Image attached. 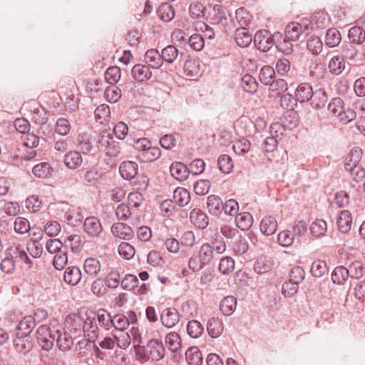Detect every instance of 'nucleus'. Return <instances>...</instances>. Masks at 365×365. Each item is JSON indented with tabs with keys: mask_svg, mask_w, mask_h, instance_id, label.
<instances>
[{
	"mask_svg": "<svg viewBox=\"0 0 365 365\" xmlns=\"http://www.w3.org/2000/svg\"><path fill=\"white\" fill-rule=\"evenodd\" d=\"M190 220L192 224L200 229H205L209 224L207 215L200 209H193L190 213Z\"/></svg>",
	"mask_w": 365,
	"mask_h": 365,
	"instance_id": "15",
	"label": "nucleus"
},
{
	"mask_svg": "<svg viewBox=\"0 0 365 365\" xmlns=\"http://www.w3.org/2000/svg\"><path fill=\"white\" fill-rule=\"evenodd\" d=\"M283 38L282 34L275 32L273 35L270 34L263 40L257 48L263 52L268 51L274 45L277 46V43Z\"/></svg>",
	"mask_w": 365,
	"mask_h": 365,
	"instance_id": "29",
	"label": "nucleus"
},
{
	"mask_svg": "<svg viewBox=\"0 0 365 365\" xmlns=\"http://www.w3.org/2000/svg\"><path fill=\"white\" fill-rule=\"evenodd\" d=\"M110 230L113 236L120 240H129L134 236L133 229L123 222L113 223Z\"/></svg>",
	"mask_w": 365,
	"mask_h": 365,
	"instance_id": "7",
	"label": "nucleus"
},
{
	"mask_svg": "<svg viewBox=\"0 0 365 365\" xmlns=\"http://www.w3.org/2000/svg\"><path fill=\"white\" fill-rule=\"evenodd\" d=\"M345 64L343 57L339 56L333 57L329 63V68L331 73L339 74L344 69Z\"/></svg>",
	"mask_w": 365,
	"mask_h": 365,
	"instance_id": "56",
	"label": "nucleus"
},
{
	"mask_svg": "<svg viewBox=\"0 0 365 365\" xmlns=\"http://www.w3.org/2000/svg\"><path fill=\"white\" fill-rule=\"evenodd\" d=\"M57 334L56 344L60 350L66 351L71 349L73 341L71 335L66 331L59 329L56 331Z\"/></svg>",
	"mask_w": 365,
	"mask_h": 365,
	"instance_id": "24",
	"label": "nucleus"
},
{
	"mask_svg": "<svg viewBox=\"0 0 365 365\" xmlns=\"http://www.w3.org/2000/svg\"><path fill=\"white\" fill-rule=\"evenodd\" d=\"M338 230L343 234H347L351 230L352 225V216L349 210H341L336 220Z\"/></svg>",
	"mask_w": 365,
	"mask_h": 365,
	"instance_id": "9",
	"label": "nucleus"
},
{
	"mask_svg": "<svg viewBox=\"0 0 365 365\" xmlns=\"http://www.w3.org/2000/svg\"><path fill=\"white\" fill-rule=\"evenodd\" d=\"M235 40L239 46L246 48L252 43V36L245 28H240L235 31Z\"/></svg>",
	"mask_w": 365,
	"mask_h": 365,
	"instance_id": "20",
	"label": "nucleus"
},
{
	"mask_svg": "<svg viewBox=\"0 0 365 365\" xmlns=\"http://www.w3.org/2000/svg\"><path fill=\"white\" fill-rule=\"evenodd\" d=\"M237 226L242 230H248L252 225V216L248 212H243L237 215L235 218Z\"/></svg>",
	"mask_w": 365,
	"mask_h": 365,
	"instance_id": "48",
	"label": "nucleus"
},
{
	"mask_svg": "<svg viewBox=\"0 0 365 365\" xmlns=\"http://www.w3.org/2000/svg\"><path fill=\"white\" fill-rule=\"evenodd\" d=\"M207 11V20L212 26H217L218 32H225L227 18L220 4L208 5L205 9Z\"/></svg>",
	"mask_w": 365,
	"mask_h": 365,
	"instance_id": "2",
	"label": "nucleus"
},
{
	"mask_svg": "<svg viewBox=\"0 0 365 365\" xmlns=\"http://www.w3.org/2000/svg\"><path fill=\"white\" fill-rule=\"evenodd\" d=\"M160 55L163 62L165 61L172 63L176 60L178 56V50L175 46L169 45L161 51Z\"/></svg>",
	"mask_w": 365,
	"mask_h": 365,
	"instance_id": "45",
	"label": "nucleus"
},
{
	"mask_svg": "<svg viewBox=\"0 0 365 365\" xmlns=\"http://www.w3.org/2000/svg\"><path fill=\"white\" fill-rule=\"evenodd\" d=\"M185 358L190 365H201L202 362V354L195 346L191 347L186 351Z\"/></svg>",
	"mask_w": 365,
	"mask_h": 365,
	"instance_id": "40",
	"label": "nucleus"
},
{
	"mask_svg": "<svg viewBox=\"0 0 365 365\" xmlns=\"http://www.w3.org/2000/svg\"><path fill=\"white\" fill-rule=\"evenodd\" d=\"M14 345L18 352L23 354L29 352L33 347V343L29 340V336H16Z\"/></svg>",
	"mask_w": 365,
	"mask_h": 365,
	"instance_id": "31",
	"label": "nucleus"
},
{
	"mask_svg": "<svg viewBox=\"0 0 365 365\" xmlns=\"http://www.w3.org/2000/svg\"><path fill=\"white\" fill-rule=\"evenodd\" d=\"M14 228L16 232L23 235L27 233L30 229L29 220L22 217H18L15 219Z\"/></svg>",
	"mask_w": 365,
	"mask_h": 365,
	"instance_id": "58",
	"label": "nucleus"
},
{
	"mask_svg": "<svg viewBox=\"0 0 365 365\" xmlns=\"http://www.w3.org/2000/svg\"><path fill=\"white\" fill-rule=\"evenodd\" d=\"M310 271L314 277H321L327 271V263L323 260H316L312 263Z\"/></svg>",
	"mask_w": 365,
	"mask_h": 365,
	"instance_id": "60",
	"label": "nucleus"
},
{
	"mask_svg": "<svg viewBox=\"0 0 365 365\" xmlns=\"http://www.w3.org/2000/svg\"><path fill=\"white\" fill-rule=\"evenodd\" d=\"M275 71L272 67L264 66L261 68L259 78L263 84L269 86L271 83H273Z\"/></svg>",
	"mask_w": 365,
	"mask_h": 365,
	"instance_id": "42",
	"label": "nucleus"
},
{
	"mask_svg": "<svg viewBox=\"0 0 365 365\" xmlns=\"http://www.w3.org/2000/svg\"><path fill=\"white\" fill-rule=\"evenodd\" d=\"M120 68L118 66L109 67L105 73L106 81L110 84H115L120 78Z\"/></svg>",
	"mask_w": 365,
	"mask_h": 365,
	"instance_id": "55",
	"label": "nucleus"
},
{
	"mask_svg": "<svg viewBox=\"0 0 365 365\" xmlns=\"http://www.w3.org/2000/svg\"><path fill=\"white\" fill-rule=\"evenodd\" d=\"M157 13L159 18L165 22L170 21L175 16L174 9L168 3L160 4Z\"/></svg>",
	"mask_w": 365,
	"mask_h": 365,
	"instance_id": "38",
	"label": "nucleus"
},
{
	"mask_svg": "<svg viewBox=\"0 0 365 365\" xmlns=\"http://www.w3.org/2000/svg\"><path fill=\"white\" fill-rule=\"evenodd\" d=\"M232 149L236 154L244 155L250 150V142L245 138L240 139L233 145Z\"/></svg>",
	"mask_w": 365,
	"mask_h": 365,
	"instance_id": "64",
	"label": "nucleus"
},
{
	"mask_svg": "<svg viewBox=\"0 0 365 365\" xmlns=\"http://www.w3.org/2000/svg\"><path fill=\"white\" fill-rule=\"evenodd\" d=\"M171 175L179 181L186 180L189 175L190 170L182 163L174 162L170 166Z\"/></svg>",
	"mask_w": 365,
	"mask_h": 365,
	"instance_id": "14",
	"label": "nucleus"
},
{
	"mask_svg": "<svg viewBox=\"0 0 365 365\" xmlns=\"http://www.w3.org/2000/svg\"><path fill=\"white\" fill-rule=\"evenodd\" d=\"M341 40V36L340 32L334 29L331 28L327 31L325 35V43L329 48H334L337 46Z\"/></svg>",
	"mask_w": 365,
	"mask_h": 365,
	"instance_id": "36",
	"label": "nucleus"
},
{
	"mask_svg": "<svg viewBox=\"0 0 365 365\" xmlns=\"http://www.w3.org/2000/svg\"><path fill=\"white\" fill-rule=\"evenodd\" d=\"M64 248H66L65 243L63 244L58 239H51L46 244V249L51 254H57L64 250Z\"/></svg>",
	"mask_w": 365,
	"mask_h": 365,
	"instance_id": "63",
	"label": "nucleus"
},
{
	"mask_svg": "<svg viewBox=\"0 0 365 365\" xmlns=\"http://www.w3.org/2000/svg\"><path fill=\"white\" fill-rule=\"evenodd\" d=\"M235 269V261L230 257H225L220 259L219 270L223 274H228Z\"/></svg>",
	"mask_w": 365,
	"mask_h": 365,
	"instance_id": "59",
	"label": "nucleus"
},
{
	"mask_svg": "<svg viewBox=\"0 0 365 365\" xmlns=\"http://www.w3.org/2000/svg\"><path fill=\"white\" fill-rule=\"evenodd\" d=\"M82 273L78 267H68L64 272L63 279L66 283L74 286L81 281Z\"/></svg>",
	"mask_w": 365,
	"mask_h": 365,
	"instance_id": "17",
	"label": "nucleus"
},
{
	"mask_svg": "<svg viewBox=\"0 0 365 365\" xmlns=\"http://www.w3.org/2000/svg\"><path fill=\"white\" fill-rule=\"evenodd\" d=\"M173 199L179 206L184 207L190 202V195L187 189L178 187L173 192Z\"/></svg>",
	"mask_w": 365,
	"mask_h": 365,
	"instance_id": "30",
	"label": "nucleus"
},
{
	"mask_svg": "<svg viewBox=\"0 0 365 365\" xmlns=\"http://www.w3.org/2000/svg\"><path fill=\"white\" fill-rule=\"evenodd\" d=\"M67 263V248H64V250L56 254L53 258V264L56 269L61 270L66 267Z\"/></svg>",
	"mask_w": 365,
	"mask_h": 365,
	"instance_id": "61",
	"label": "nucleus"
},
{
	"mask_svg": "<svg viewBox=\"0 0 365 365\" xmlns=\"http://www.w3.org/2000/svg\"><path fill=\"white\" fill-rule=\"evenodd\" d=\"M77 148L83 154L94 155L96 152L91 138L87 135H79L78 138Z\"/></svg>",
	"mask_w": 365,
	"mask_h": 365,
	"instance_id": "19",
	"label": "nucleus"
},
{
	"mask_svg": "<svg viewBox=\"0 0 365 365\" xmlns=\"http://www.w3.org/2000/svg\"><path fill=\"white\" fill-rule=\"evenodd\" d=\"M307 21L311 26L310 30H312L314 26L321 29L324 28L328 25L329 17L327 14L322 11H319L314 14L310 21Z\"/></svg>",
	"mask_w": 365,
	"mask_h": 365,
	"instance_id": "35",
	"label": "nucleus"
},
{
	"mask_svg": "<svg viewBox=\"0 0 365 365\" xmlns=\"http://www.w3.org/2000/svg\"><path fill=\"white\" fill-rule=\"evenodd\" d=\"M9 255L11 256L12 259L14 258H19L21 261L24 262V263L31 265L32 261L27 255L26 252L20 249L18 247H11L9 249Z\"/></svg>",
	"mask_w": 365,
	"mask_h": 365,
	"instance_id": "57",
	"label": "nucleus"
},
{
	"mask_svg": "<svg viewBox=\"0 0 365 365\" xmlns=\"http://www.w3.org/2000/svg\"><path fill=\"white\" fill-rule=\"evenodd\" d=\"M131 73L133 77L138 81L148 80L152 76L150 68L147 66L142 64L135 65L132 68Z\"/></svg>",
	"mask_w": 365,
	"mask_h": 365,
	"instance_id": "27",
	"label": "nucleus"
},
{
	"mask_svg": "<svg viewBox=\"0 0 365 365\" xmlns=\"http://www.w3.org/2000/svg\"><path fill=\"white\" fill-rule=\"evenodd\" d=\"M133 215H135V212L125 203L118 205L115 209V215L118 220L126 221Z\"/></svg>",
	"mask_w": 365,
	"mask_h": 365,
	"instance_id": "52",
	"label": "nucleus"
},
{
	"mask_svg": "<svg viewBox=\"0 0 365 365\" xmlns=\"http://www.w3.org/2000/svg\"><path fill=\"white\" fill-rule=\"evenodd\" d=\"M349 41L356 44H361L365 41V31L359 26L351 27L348 33Z\"/></svg>",
	"mask_w": 365,
	"mask_h": 365,
	"instance_id": "39",
	"label": "nucleus"
},
{
	"mask_svg": "<svg viewBox=\"0 0 365 365\" xmlns=\"http://www.w3.org/2000/svg\"><path fill=\"white\" fill-rule=\"evenodd\" d=\"M311 106L315 109H320L324 107L328 101L327 93L324 88H318L313 92L310 98Z\"/></svg>",
	"mask_w": 365,
	"mask_h": 365,
	"instance_id": "23",
	"label": "nucleus"
},
{
	"mask_svg": "<svg viewBox=\"0 0 365 365\" xmlns=\"http://www.w3.org/2000/svg\"><path fill=\"white\" fill-rule=\"evenodd\" d=\"M83 331L86 333L88 341H94L98 336V328L96 323L88 319L83 325Z\"/></svg>",
	"mask_w": 365,
	"mask_h": 365,
	"instance_id": "46",
	"label": "nucleus"
},
{
	"mask_svg": "<svg viewBox=\"0 0 365 365\" xmlns=\"http://www.w3.org/2000/svg\"><path fill=\"white\" fill-rule=\"evenodd\" d=\"M64 163L70 169L74 170L80 167L83 163V158L78 151H69L64 155Z\"/></svg>",
	"mask_w": 365,
	"mask_h": 365,
	"instance_id": "25",
	"label": "nucleus"
},
{
	"mask_svg": "<svg viewBox=\"0 0 365 365\" xmlns=\"http://www.w3.org/2000/svg\"><path fill=\"white\" fill-rule=\"evenodd\" d=\"M119 255L125 259H130L135 255V249L129 243L123 242H121L118 249Z\"/></svg>",
	"mask_w": 365,
	"mask_h": 365,
	"instance_id": "62",
	"label": "nucleus"
},
{
	"mask_svg": "<svg viewBox=\"0 0 365 365\" xmlns=\"http://www.w3.org/2000/svg\"><path fill=\"white\" fill-rule=\"evenodd\" d=\"M197 257L202 265L210 264L215 257L212 245L209 243L202 244L199 250Z\"/></svg>",
	"mask_w": 365,
	"mask_h": 365,
	"instance_id": "21",
	"label": "nucleus"
},
{
	"mask_svg": "<svg viewBox=\"0 0 365 365\" xmlns=\"http://www.w3.org/2000/svg\"><path fill=\"white\" fill-rule=\"evenodd\" d=\"M310 232L315 237H320L325 235L327 230V222L323 220H317L311 225Z\"/></svg>",
	"mask_w": 365,
	"mask_h": 365,
	"instance_id": "43",
	"label": "nucleus"
},
{
	"mask_svg": "<svg viewBox=\"0 0 365 365\" xmlns=\"http://www.w3.org/2000/svg\"><path fill=\"white\" fill-rule=\"evenodd\" d=\"M236 305V299L233 296H227L222 299L220 309L224 315L230 316L235 312Z\"/></svg>",
	"mask_w": 365,
	"mask_h": 365,
	"instance_id": "32",
	"label": "nucleus"
},
{
	"mask_svg": "<svg viewBox=\"0 0 365 365\" xmlns=\"http://www.w3.org/2000/svg\"><path fill=\"white\" fill-rule=\"evenodd\" d=\"M161 156V150L158 147L149 146L147 150L142 153H138L137 158L141 162H153Z\"/></svg>",
	"mask_w": 365,
	"mask_h": 365,
	"instance_id": "18",
	"label": "nucleus"
},
{
	"mask_svg": "<svg viewBox=\"0 0 365 365\" xmlns=\"http://www.w3.org/2000/svg\"><path fill=\"white\" fill-rule=\"evenodd\" d=\"M35 326L36 324L32 316L29 315L24 317L19 322L18 326L15 329V335L20 336H29Z\"/></svg>",
	"mask_w": 365,
	"mask_h": 365,
	"instance_id": "8",
	"label": "nucleus"
},
{
	"mask_svg": "<svg viewBox=\"0 0 365 365\" xmlns=\"http://www.w3.org/2000/svg\"><path fill=\"white\" fill-rule=\"evenodd\" d=\"M138 166L134 161H124L119 167V172L125 180H130L138 174Z\"/></svg>",
	"mask_w": 365,
	"mask_h": 365,
	"instance_id": "12",
	"label": "nucleus"
},
{
	"mask_svg": "<svg viewBox=\"0 0 365 365\" xmlns=\"http://www.w3.org/2000/svg\"><path fill=\"white\" fill-rule=\"evenodd\" d=\"M242 87L245 92L254 93L257 91L258 83L250 75H245L242 78Z\"/></svg>",
	"mask_w": 365,
	"mask_h": 365,
	"instance_id": "50",
	"label": "nucleus"
},
{
	"mask_svg": "<svg viewBox=\"0 0 365 365\" xmlns=\"http://www.w3.org/2000/svg\"><path fill=\"white\" fill-rule=\"evenodd\" d=\"M165 341L171 352H177L181 347V339L177 332L173 331L168 334Z\"/></svg>",
	"mask_w": 365,
	"mask_h": 365,
	"instance_id": "37",
	"label": "nucleus"
},
{
	"mask_svg": "<svg viewBox=\"0 0 365 365\" xmlns=\"http://www.w3.org/2000/svg\"><path fill=\"white\" fill-rule=\"evenodd\" d=\"M36 338L43 350L49 351L53 348L55 336L48 326H40L36 332Z\"/></svg>",
	"mask_w": 365,
	"mask_h": 365,
	"instance_id": "5",
	"label": "nucleus"
},
{
	"mask_svg": "<svg viewBox=\"0 0 365 365\" xmlns=\"http://www.w3.org/2000/svg\"><path fill=\"white\" fill-rule=\"evenodd\" d=\"M346 269L349 277L356 279H359L363 277L365 269L363 264L359 261L351 262Z\"/></svg>",
	"mask_w": 365,
	"mask_h": 365,
	"instance_id": "41",
	"label": "nucleus"
},
{
	"mask_svg": "<svg viewBox=\"0 0 365 365\" xmlns=\"http://www.w3.org/2000/svg\"><path fill=\"white\" fill-rule=\"evenodd\" d=\"M38 234L40 237H38L36 240H35L32 243L29 244L27 245V250L29 255L34 258H38L41 256L43 252V247L41 244L38 242L37 240L41 239L42 230L38 231Z\"/></svg>",
	"mask_w": 365,
	"mask_h": 365,
	"instance_id": "53",
	"label": "nucleus"
},
{
	"mask_svg": "<svg viewBox=\"0 0 365 365\" xmlns=\"http://www.w3.org/2000/svg\"><path fill=\"white\" fill-rule=\"evenodd\" d=\"M207 330L211 337L217 338L220 336L224 331L223 323L218 318L212 317L208 320Z\"/></svg>",
	"mask_w": 365,
	"mask_h": 365,
	"instance_id": "28",
	"label": "nucleus"
},
{
	"mask_svg": "<svg viewBox=\"0 0 365 365\" xmlns=\"http://www.w3.org/2000/svg\"><path fill=\"white\" fill-rule=\"evenodd\" d=\"M160 56L156 49H150L145 53V62L153 68H159L163 63Z\"/></svg>",
	"mask_w": 365,
	"mask_h": 365,
	"instance_id": "34",
	"label": "nucleus"
},
{
	"mask_svg": "<svg viewBox=\"0 0 365 365\" xmlns=\"http://www.w3.org/2000/svg\"><path fill=\"white\" fill-rule=\"evenodd\" d=\"M64 220L69 225L75 227L81 222L83 216L78 210L69 207L66 210Z\"/></svg>",
	"mask_w": 365,
	"mask_h": 365,
	"instance_id": "33",
	"label": "nucleus"
},
{
	"mask_svg": "<svg viewBox=\"0 0 365 365\" xmlns=\"http://www.w3.org/2000/svg\"><path fill=\"white\" fill-rule=\"evenodd\" d=\"M219 169L225 174L230 173L233 168V163L232 158L228 155H221L218 158Z\"/></svg>",
	"mask_w": 365,
	"mask_h": 365,
	"instance_id": "54",
	"label": "nucleus"
},
{
	"mask_svg": "<svg viewBox=\"0 0 365 365\" xmlns=\"http://www.w3.org/2000/svg\"><path fill=\"white\" fill-rule=\"evenodd\" d=\"M207 207L210 214L219 216L223 210L222 199L215 195H210L207 197Z\"/></svg>",
	"mask_w": 365,
	"mask_h": 365,
	"instance_id": "16",
	"label": "nucleus"
},
{
	"mask_svg": "<svg viewBox=\"0 0 365 365\" xmlns=\"http://www.w3.org/2000/svg\"><path fill=\"white\" fill-rule=\"evenodd\" d=\"M141 341L139 340V343ZM135 353L137 360L141 364L148 361H159L164 358L165 349L161 341L158 339L149 340L145 346H141L140 344L134 346Z\"/></svg>",
	"mask_w": 365,
	"mask_h": 365,
	"instance_id": "1",
	"label": "nucleus"
},
{
	"mask_svg": "<svg viewBox=\"0 0 365 365\" xmlns=\"http://www.w3.org/2000/svg\"><path fill=\"white\" fill-rule=\"evenodd\" d=\"M299 124V115L294 110H287L282 118V123H274L271 125L272 130L279 127H282L289 130L295 128Z\"/></svg>",
	"mask_w": 365,
	"mask_h": 365,
	"instance_id": "6",
	"label": "nucleus"
},
{
	"mask_svg": "<svg viewBox=\"0 0 365 365\" xmlns=\"http://www.w3.org/2000/svg\"><path fill=\"white\" fill-rule=\"evenodd\" d=\"M307 47L312 54L319 55L322 52L323 43L319 37L312 36L307 40Z\"/></svg>",
	"mask_w": 365,
	"mask_h": 365,
	"instance_id": "47",
	"label": "nucleus"
},
{
	"mask_svg": "<svg viewBox=\"0 0 365 365\" xmlns=\"http://www.w3.org/2000/svg\"><path fill=\"white\" fill-rule=\"evenodd\" d=\"M346 170L349 171L353 180L356 182H361L365 178V169L359 164L350 165L346 166Z\"/></svg>",
	"mask_w": 365,
	"mask_h": 365,
	"instance_id": "44",
	"label": "nucleus"
},
{
	"mask_svg": "<svg viewBox=\"0 0 365 365\" xmlns=\"http://www.w3.org/2000/svg\"><path fill=\"white\" fill-rule=\"evenodd\" d=\"M348 277L347 269L343 266L336 267L331 274V280L334 284H341Z\"/></svg>",
	"mask_w": 365,
	"mask_h": 365,
	"instance_id": "51",
	"label": "nucleus"
},
{
	"mask_svg": "<svg viewBox=\"0 0 365 365\" xmlns=\"http://www.w3.org/2000/svg\"><path fill=\"white\" fill-rule=\"evenodd\" d=\"M98 143L107 156L116 158L121 152L120 143L106 131L101 133Z\"/></svg>",
	"mask_w": 365,
	"mask_h": 365,
	"instance_id": "3",
	"label": "nucleus"
},
{
	"mask_svg": "<svg viewBox=\"0 0 365 365\" xmlns=\"http://www.w3.org/2000/svg\"><path fill=\"white\" fill-rule=\"evenodd\" d=\"M260 231L265 235H273L277 228V222L272 216L264 217L260 222Z\"/></svg>",
	"mask_w": 365,
	"mask_h": 365,
	"instance_id": "26",
	"label": "nucleus"
},
{
	"mask_svg": "<svg viewBox=\"0 0 365 365\" xmlns=\"http://www.w3.org/2000/svg\"><path fill=\"white\" fill-rule=\"evenodd\" d=\"M83 228L91 237H98L103 230L100 220L95 217H87L84 221Z\"/></svg>",
	"mask_w": 365,
	"mask_h": 365,
	"instance_id": "11",
	"label": "nucleus"
},
{
	"mask_svg": "<svg viewBox=\"0 0 365 365\" xmlns=\"http://www.w3.org/2000/svg\"><path fill=\"white\" fill-rule=\"evenodd\" d=\"M313 92L314 91L309 83H300L295 91L296 99L301 103L308 101L312 98Z\"/></svg>",
	"mask_w": 365,
	"mask_h": 365,
	"instance_id": "22",
	"label": "nucleus"
},
{
	"mask_svg": "<svg viewBox=\"0 0 365 365\" xmlns=\"http://www.w3.org/2000/svg\"><path fill=\"white\" fill-rule=\"evenodd\" d=\"M187 331L190 336L196 339L202 334L204 328L200 322L194 319L188 322L187 325Z\"/></svg>",
	"mask_w": 365,
	"mask_h": 365,
	"instance_id": "49",
	"label": "nucleus"
},
{
	"mask_svg": "<svg viewBox=\"0 0 365 365\" xmlns=\"http://www.w3.org/2000/svg\"><path fill=\"white\" fill-rule=\"evenodd\" d=\"M85 273L91 278L97 277L101 270V264L97 258H87L83 263Z\"/></svg>",
	"mask_w": 365,
	"mask_h": 365,
	"instance_id": "13",
	"label": "nucleus"
},
{
	"mask_svg": "<svg viewBox=\"0 0 365 365\" xmlns=\"http://www.w3.org/2000/svg\"><path fill=\"white\" fill-rule=\"evenodd\" d=\"M310 25L307 21L301 23L292 22L285 28V37L289 41H296L299 40L302 36H307L310 31Z\"/></svg>",
	"mask_w": 365,
	"mask_h": 365,
	"instance_id": "4",
	"label": "nucleus"
},
{
	"mask_svg": "<svg viewBox=\"0 0 365 365\" xmlns=\"http://www.w3.org/2000/svg\"><path fill=\"white\" fill-rule=\"evenodd\" d=\"M179 319L178 312L175 308H167L164 309L160 316L162 324L168 328L175 327L179 322Z\"/></svg>",
	"mask_w": 365,
	"mask_h": 365,
	"instance_id": "10",
	"label": "nucleus"
}]
</instances>
